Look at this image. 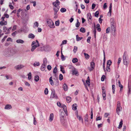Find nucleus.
Listing matches in <instances>:
<instances>
[{"label": "nucleus", "instance_id": "1", "mask_svg": "<svg viewBox=\"0 0 131 131\" xmlns=\"http://www.w3.org/2000/svg\"><path fill=\"white\" fill-rule=\"evenodd\" d=\"M111 21H112L111 23L110 30L111 32H115L116 31V26L115 24V21L113 18H112L111 19Z\"/></svg>", "mask_w": 131, "mask_h": 131}, {"label": "nucleus", "instance_id": "2", "mask_svg": "<svg viewBox=\"0 0 131 131\" xmlns=\"http://www.w3.org/2000/svg\"><path fill=\"white\" fill-rule=\"evenodd\" d=\"M47 22L48 26L50 28H53L55 27L54 24L51 19H47Z\"/></svg>", "mask_w": 131, "mask_h": 131}, {"label": "nucleus", "instance_id": "3", "mask_svg": "<svg viewBox=\"0 0 131 131\" xmlns=\"http://www.w3.org/2000/svg\"><path fill=\"white\" fill-rule=\"evenodd\" d=\"M10 53L9 49H7L3 52V55L6 57H10Z\"/></svg>", "mask_w": 131, "mask_h": 131}, {"label": "nucleus", "instance_id": "4", "mask_svg": "<svg viewBox=\"0 0 131 131\" xmlns=\"http://www.w3.org/2000/svg\"><path fill=\"white\" fill-rule=\"evenodd\" d=\"M122 109V108L120 102H118L117 106L116 112L118 115L119 114V112L121 111Z\"/></svg>", "mask_w": 131, "mask_h": 131}, {"label": "nucleus", "instance_id": "5", "mask_svg": "<svg viewBox=\"0 0 131 131\" xmlns=\"http://www.w3.org/2000/svg\"><path fill=\"white\" fill-rule=\"evenodd\" d=\"M57 104L58 106L63 108V110L66 113L67 112V107L66 106L63 104H61L59 102H57Z\"/></svg>", "mask_w": 131, "mask_h": 131}, {"label": "nucleus", "instance_id": "6", "mask_svg": "<svg viewBox=\"0 0 131 131\" xmlns=\"http://www.w3.org/2000/svg\"><path fill=\"white\" fill-rule=\"evenodd\" d=\"M31 46V51L32 52H33L36 48L38 47L37 46V43L34 41H33L32 42Z\"/></svg>", "mask_w": 131, "mask_h": 131}, {"label": "nucleus", "instance_id": "7", "mask_svg": "<svg viewBox=\"0 0 131 131\" xmlns=\"http://www.w3.org/2000/svg\"><path fill=\"white\" fill-rule=\"evenodd\" d=\"M51 94L50 96V98L57 99V96L55 94V92L54 90H51Z\"/></svg>", "mask_w": 131, "mask_h": 131}, {"label": "nucleus", "instance_id": "8", "mask_svg": "<svg viewBox=\"0 0 131 131\" xmlns=\"http://www.w3.org/2000/svg\"><path fill=\"white\" fill-rule=\"evenodd\" d=\"M25 66L22 64L17 65L14 67V68L16 70H19L24 68Z\"/></svg>", "mask_w": 131, "mask_h": 131}, {"label": "nucleus", "instance_id": "9", "mask_svg": "<svg viewBox=\"0 0 131 131\" xmlns=\"http://www.w3.org/2000/svg\"><path fill=\"white\" fill-rule=\"evenodd\" d=\"M53 7H59L60 5V2L58 0H56V1L52 3Z\"/></svg>", "mask_w": 131, "mask_h": 131}, {"label": "nucleus", "instance_id": "10", "mask_svg": "<svg viewBox=\"0 0 131 131\" xmlns=\"http://www.w3.org/2000/svg\"><path fill=\"white\" fill-rule=\"evenodd\" d=\"M73 75H76L78 76L79 75L77 69L74 68L72 70H71Z\"/></svg>", "mask_w": 131, "mask_h": 131}, {"label": "nucleus", "instance_id": "11", "mask_svg": "<svg viewBox=\"0 0 131 131\" xmlns=\"http://www.w3.org/2000/svg\"><path fill=\"white\" fill-rule=\"evenodd\" d=\"M10 57H11L15 54L16 53V51L14 49H10Z\"/></svg>", "mask_w": 131, "mask_h": 131}, {"label": "nucleus", "instance_id": "12", "mask_svg": "<svg viewBox=\"0 0 131 131\" xmlns=\"http://www.w3.org/2000/svg\"><path fill=\"white\" fill-rule=\"evenodd\" d=\"M112 4L111 3L109 7V11L107 13V15L108 16H111V13H112Z\"/></svg>", "mask_w": 131, "mask_h": 131}, {"label": "nucleus", "instance_id": "13", "mask_svg": "<svg viewBox=\"0 0 131 131\" xmlns=\"http://www.w3.org/2000/svg\"><path fill=\"white\" fill-rule=\"evenodd\" d=\"M95 63L94 62H92L91 63V68L89 69L90 71H92L94 68V67Z\"/></svg>", "mask_w": 131, "mask_h": 131}, {"label": "nucleus", "instance_id": "14", "mask_svg": "<svg viewBox=\"0 0 131 131\" xmlns=\"http://www.w3.org/2000/svg\"><path fill=\"white\" fill-rule=\"evenodd\" d=\"M54 115L53 113H51L50 114V115L49 120L50 122H51L53 120V118Z\"/></svg>", "mask_w": 131, "mask_h": 131}, {"label": "nucleus", "instance_id": "15", "mask_svg": "<svg viewBox=\"0 0 131 131\" xmlns=\"http://www.w3.org/2000/svg\"><path fill=\"white\" fill-rule=\"evenodd\" d=\"M12 108V106L11 105L8 104L5 106L4 108L6 110H9L11 109Z\"/></svg>", "mask_w": 131, "mask_h": 131}, {"label": "nucleus", "instance_id": "16", "mask_svg": "<svg viewBox=\"0 0 131 131\" xmlns=\"http://www.w3.org/2000/svg\"><path fill=\"white\" fill-rule=\"evenodd\" d=\"M9 5V6L10 8L12 9H13L14 8V7L13 5H12V4H13V5H14V3L13 2V1H12V3H10Z\"/></svg>", "mask_w": 131, "mask_h": 131}, {"label": "nucleus", "instance_id": "17", "mask_svg": "<svg viewBox=\"0 0 131 131\" xmlns=\"http://www.w3.org/2000/svg\"><path fill=\"white\" fill-rule=\"evenodd\" d=\"M87 17L89 21V20H92V17L90 13H89L87 14Z\"/></svg>", "mask_w": 131, "mask_h": 131}, {"label": "nucleus", "instance_id": "18", "mask_svg": "<svg viewBox=\"0 0 131 131\" xmlns=\"http://www.w3.org/2000/svg\"><path fill=\"white\" fill-rule=\"evenodd\" d=\"M127 56V52L126 51H125L123 56V60H126V57Z\"/></svg>", "mask_w": 131, "mask_h": 131}, {"label": "nucleus", "instance_id": "19", "mask_svg": "<svg viewBox=\"0 0 131 131\" xmlns=\"http://www.w3.org/2000/svg\"><path fill=\"white\" fill-rule=\"evenodd\" d=\"M59 8V7H53V9L54 11V12H57L58 11Z\"/></svg>", "mask_w": 131, "mask_h": 131}, {"label": "nucleus", "instance_id": "20", "mask_svg": "<svg viewBox=\"0 0 131 131\" xmlns=\"http://www.w3.org/2000/svg\"><path fill=\"white\" fill-rule=\"evenodd\" d=\"M102 96L103 98V99L105 100L106 99V91H102Z\"/></svg>", "mask_w": 131, "mask_h": 131}, {"label": "nucleus", "instance_id": "21", "mask_svg": "<svg viewBox=\"0 0 131 131\" xmlns=\"http://www.w3.org/2000/svg\"><path fill=\"white\" fill-rule=\"evenodd\" d=\"M50 83V84L52 85L53 86L54 85V83L53 81L52 80V78L51 77L49 78V79Z\"/></svg>", "mask_w": 131, "mask_h": 131}, {"label": "nucleus", "instance_id": "22", "mask_svg": "<svg viewBox=\"0 0 131 131\" xmlns=\"http://www.w3.org/2000/svg\"><path fill=\"white\" fill-rule=\"evenodd\" d=\"M63 88L64 90L65 91H67L68 90V86L67 85L65 84H64L63 85Z\"/></svg>", "mask_w": 131, "mask_h": 131}, {"label": "nucleus", "instance_id": "23", "mask_svg": "<svg viewBox=\"0 0 131 131\" xmlns=\"http://www.w3.org/2000/svg\"><path fill=\"white\" fill-rule=\"evenodd\" d=\"M33 65L34 67L38 66H39L40 63L39 62L36 61L34 63Z\"/></svg>", "mask_w": 131, "mask_h": 131}, {"label": "nucleus", "instance_id": "24", "mask_svg": "<svg viewBox=\"0 0 131 131\" xmlns=\"http://www.w3.org/2000/svg\"><path fill=\"white\" fill-rule=\"evenodd\" d=\"M46 65H44L42 64L41 67V70L42 71H44L46 68Z\"/></svg>", "mask_w": 131, "mask_h": 131}, {"label": "nucleus", "instance_id": "25", "mask_svg": "<svg viewBox=\"0 0 131 131\" xmlns=\"http://www.w3.org/2000/svg\"><path fill=\"white\" fill-rule=\"evenodd\" d=\"M16 42L18 43H24V41L23 40L18 39L16 40Z\"/></svg>", "mask_w": 131, "mask_h": 131}, {"label": "nucleus", "instance_id": "26", "mask_svg": "<svg viewBox=\"0 0 131 131\" xmlns=\"http://www.w3.org/2000/svg\"><path fill=\"white\" fill-rule=\"evenodd\" d=\"M7 24V23L6 21H2L0 22V24L1 25H6Z\"/></svg>", "mask_w": 131, "mask_h": 131}, {"label": "nucleus", "instance_id": "27", "mask_svg": "<svg viewBox=\"0 0 131 131\" xmlns=\"http://www.w3.org/2000/svg\"><path fill=\"white\" fill-rule=\"evenodd\" d=\"M66 100L67 102L69 103L71 101V97L70 96L67 97L66 98Z\"/></svg>", "mask_w": 131, "mask_h": 131}, {"label": "nucleus", "instance_id": "28", "mask_svg": "<svg viewBox=\"0 0 131 131\" xmlns=\"http://www.w3.org/2000/svg\"><path fill=\"white\" fill-rule=\"evenodd\" d=\"M77 105L76 104H74L72 106V109L74 110H76L77 109Z\"/></svg>", "mask_w": 131, "mask_h": 131}, {"label": "nucleus", "instance_id": "29", "mask_svg": "<svg viewBox=\"0 0 131 131\" xmlns=\"http://www.w3.org/2000/svg\"><path fill=\"white\" fill-rule=\"evenodd\" d=\"M112 61L111 60H109L107 61V66H109L110 67L112 63Z\"/></svg>", "mask_w": 131, "mask_h": 131}, {"label": "nucleus", "instance_id": "30", "mask_svg": "<svg viewBox=\"0 0 131 131\" xmlns=\"http://www.w3.org/2000/svg\"><path fill=\"white\" fill-rule=\"evenodd\" d=\"M35 37V36L34 34H29L28 35V37L29 38L33 39Z\"/></svg>", "mask_w": 131, "mask_h": 131}, {"label": "nucleus", "instance_id": "31", "mask_svg": "<svg viewBox=\"0 0 131 131\" xmlns=\"http://www.w3.org/2000/svg\"><path fill=\"white\" fill-rule=\"evenodd\" d=\"M47 60L46 58H44L43 60V64L45 65H47Z\"/></svg>", "mask_w": 131, "mask_h": 131}, {"label": "nucleus", "instance_id": "32", "mask_svg": "<svg viewBox=\"0 0 131 131\" xmlns=\"http://www.w3.org/2000/svg\"><path fill=\"white\" fill-rule=\"evenodd\" d=\"M88 114H86L85 116L84 120L85 122H88Z\"/></svg>", "mask_w": 131, "mask_h": 131}, {"label": "nucleus", "instance_id": "33", "mask_svg": "<svg viewBox=\"0 0 131 131\" xmlns=\"http://www.w3.org/2000/svg\"><path fill=\"white\" fill-rule=\"evenodd\" d=\"M12 29V27H10L9 28H8V29L7 30L6 32L5 33L6 34H8L10 33V31Z\"/></svg>", "mask_w": 131, "mask_h": 131}, {"label": "nucleus", "instance_id": "34", "mask_svg": "<svg viewBox=\"0 0 131 131\" xmlns=\"http://www.w3.org/2000/svg\"><path fill=\"white\" fill-rule=\"evenodd\" d=\"M86 83L88 84V86H89L90 85V80L89 79V77H88L87 79V80L86 81Z\"/></svg>", "mask_w": 131, "mask_h": 131}, {"label": "nucleus", "instance_id": "35", "mask_svg": "<svg viewBox=\"0 0 131 131\" xmlns=\"http://www.w3.org/2000/svg\"><path fill=\"white\" fill-rule=\"evenodd\" d=\"M84 54L86 59H88L89 58L90 56L88 54L84 53Z\"/></svg>", "mask_w": 131, "mask_h": 131}, {"label": "nucleus", "instance_id": "36", "mask_svg": "<svg viewBox=\"0 0 131 131\" xmlns=\"http://www.w3.org/2000/svg\"><path fill=\"white\" fill-rule=\"evenodd\" d=\"M76 40L77 41H79L82 39V37H78V35H77L76 36Z\"/></svg>", "mask_w": 131, "mask_h": 131}, {"label": "nucleus", "instance_id": "37", "mask_svg": "<svg viewBox=\"0 0 131 131\" xmlns=\"http://www.w3.org/2000/svg\"><path fill=\"white\" fill-rule=\"evenodd\" d=\"M39 24L37 22H36L34 23V28H36L38 27Z\"/></svg>", "mask_w": 131, "mask_h": 131}, {"label": "nucleus", "instance_id": "38", "mask_svg": "<svg viewBox=\"0 0 131 131\" xmlns=\"http://www.w3.org/2000/svg\"><path fill=\"white\" fill-rule=\"evenodd\" d=\"M80 31L82 33H84L85 31V29L84 28L82 27L80 28Z\"/></svg>", "mask_w": 131, "mask_h": 131}, {"label": "nucleus", "instance_id": "39", "mask_svg": "<svg viewBox=\"0 0 131 131\" xmlns=\"http://www.w3.org/2000/svg\"><path fill=\"white\" fill-rule=\"evenodd\" d=\"M77 23L75 24V26L77 27H78L80 25V23L79 22L78 19H77Z\"/></svg>", "mask_w": 131, "mask_h": 131}, {"label": "nucleus", "instance_id": "40", "mask_svg": "<svg viewBox=\"0 0 131 131\" xmlns=\"http://www.w3.org/2000/svg\"><path fill=\"white\" fill-rule=\"evenodd\" d=\"M61 59L62 61H64L65 60V58H64V55H63L62 51H61Z\"/></svg>", "mask_w": 131, "mask_h": 131}, {"label": "nucleus", "instance_id": "41", "mask_svg": "<svg viewBox=\"0 0 131 131\" xmlns=\"http://www.w3.org/2000/svg\"><path fill=\"white\" fill-rule=\"evenodd\" d=\"M78 61V60L77 58H75L73 59L72 62L73 63H75Z\"/></svg>", "mask_w": 131, "mask_h": 131}, {"label": "nucleus", "instance_id": "42", "mask_svg": "<svg viewBox=\"0 0 131 131\" xmlns=\"http://www.w3.org/2000/svg\"><path fill=\"white\" fill-rule=\"evenodd\" d=\"M60 70L62 71L63 73H65V71H64V68L62 67L61 66H60Z\"/></svg>", "mask_w": 131, "mask_h": 131}, {"label": "nucleus", "instance_id": "43", "mask_svg": "<svg viewBox=\"0 0 131 131\" xmlns=\"http://www.w3.org/2000/svg\"><path fill=\"white\" fill-rule=\"evenodd\" d=\"M39 80V77L38 75H36L35 77V80L36 82H37Z\"/></svg>", "mask_w": 131, "mask_h": 131}, {"label": "nucleus", "instance_id": "44", "mask_svg": "<svg viewBox=\"0 0 131 131\" xmlns=\"http://www.w3.org/2000/svg\"><path fill=\"white\" fill-rule=\"evenodd\" d=\"M48 91L47 88H46L44 90V93L45 95H47L48 94Z\"/></svg>", "mask_w": 131, "mask_h": 131}, {"label": "nucleus", "instance_id": "45", "mask_svg": "<svg viewBox=\"0 0 131 131\" xmlns=\"http://www.w3.org/2000/svg\"><path fill=\"white\" fill-rule=\"evenodd\" d=\"M66 11V9L63 8H62L60 9V11L62 13L65 12Z\"/></svg>", "mask_w": 131, "mask_h": 131}, {"label": "nucleus", "instance_id": "46", "mask_svg": "<svg viewBox=\"0 0 131 131\" xmlns=\"http://www.w3.org/2000/svg\"><path fill=\"white\" fill-rule=\"evenodd\" d=\"M28 80H30L31 79V72H29L28 74Z\"/></svg>", "mask_w": 131, "mask_h": 131}, {"label": "nucleus", "instance_id": "47", "mask_svg": "<svg viewBox=\"0 0 131 131\" xmlns=\"http://www.w3.org/2000/svg\"><path fill=\"white\" fill-rule=\"evenodd\" d=\"M8 29V28L5 26H4L3 27V30L4 32H6Z\"/></svg>", "mask_w": 131, "mask_h": 131}, {"label": "nucleus", "instance_id": "48", "mask_svg": "<svg viewBox=\"0 0 131 131\" xmlns=\"http://www.w3.org/2000/svg\"><path fill=\"white\" fill-rule=\"evenodd\" d=\"M67 42V41L66 40H64L63 41H62V43L61 45V46L64 45V44H66Z\"/></svg>", "mask_w": 131, "mask_h": 131}, {"label": "nucleus", "instance_id": "49", "mask_svg": "<svg viewBox=\"0 0 131 131\" xmlns=\"http://www.w3.org/2000/svg\"><path fill=\"white\" fill-rule=\"evenodd\" d=\"M123 63L124 64L127 65L128 64V63L127 60H123Z\"/></svg>", "mask_w": 131, "mask_h": 131}, {"label": "nucleus", "instance_id": "50", "mask_svg": "<svg viewBox=\"0 0 131 131\" xmlns=\"http://www.w3.org/2000/svg\"><path fill=\"white\" fill-rule=\"evenodd\" d=\"M63 79V76L61 74H60L59 75V79L61 81Z\"/></svg>", "mask_w": 131, "mask_h": 131}, {"label": "nucleus", "instance_id": "51", "mask_svg": "<svg viewBox=\"0 0 131 131\" xmlns=\"http://www.w3.org/2000/svg\"><path fill=\"white\" fill-rule=\"evenodd\" d=\"M7 36H5L3 38L1 42H3L5 40L6 38H7Z\"/></svg>", "mask_w": 131, "mask_h": 131}, {"label": "nucleus", "instance_id": "52", "mask_svg": "<svg viewBox=\"0 0 131 131\" xmlns=\"http://www.w3.org/2000/svg\"><path fill=\"white\" fill-rule=\"evenodd\" d=\"M17 26L16 25H14L13 26V27L12 29V31H14L17 28Z\"/></svg>", "mask_w": 131, "mask_h": 131}, {"label": "nucleus", "instance_id": "53", "mask_svg": "<svg viewBox=\"0 0 131 131\" xmlns=\"http://www.w3.org/2000/svg\"><path fill=\"white\" fill-rule=\"evenodd\" d=\"M111 31L110 28V27H108L106 29V33H108L110 31Z\"/></svg>", "mask_w": 131, "mask_h": 131}, {"label": "nucleus", "instance_id": "54", "mask_svg": "<svg viewBox=\"0 0 131 131\" xmlns=\"http://www.w3.org/2000/svg\"><path fill=\"white\" fill-rule=\"evenodd\" d=\"M64 116L63 115H61V116L60 117V119L63 122V121L64 120Z\"/></svg>", "mask_w": 131, "mask_h": 131}, {"label": "nucleus", "instance_id": "55", "mask_svg": "<svg viewBox=\"0 0 131 131\" xmlns=\"http://www.w3.org/2000/svg\"><path fill=\"white\" fill-rule=\"evenodd\" d=\"M99 14V12L97 11L95 13V16L96 17H98Z\"/></svg>", "mask_w": 131, "mask_h": 131}, {"label": "nucleus", "instance_id": "56", "mask_svg": "<svg viewBox=\"0 0 131 131\" xmlns=\"http://www.w3.org/2000/svg\"><path fill=\"white\" fill-rule=\"evenodd\" d=\"M78 48L76 46H74V49L73 50V52L74 53H75L76 51H77Z\"/></svg>", "mask_w": 131, "mask_h": 131}, {"label": "nucleus", "instance_id": "57", "mask_svg": "<svg viewBox=\"0 0 131 131\" xmlns=\"http://www.w3.org/2000/svg\"><path fill=\"white\" fill-rule=\"evenodd\" d=\"M59 20H58V21H56L55 25L56 26H58L59 25Z\"/></svg>", "mask_w": 131, "mask_h": 131}, {"label": "nucleus", "instance_id": "58", "mask_svg": "<svg viewBox=\"0 0 131 131\" xmlns=\"http://www.w3.org/2000/svg\"><path fill=\"white\" fill-rule=\"evenodd\" d=\"M29 0H23V2L24 4H26L28 2Z\"/></svg>", "mask_w": 131, "mask_h": 131}, {"label": "nucleus", "instance_id": "59", "mask_svg": "<svg viewBox=\"0 0 131 131\" xmlns=\"http://www.w3.org/2000/svg\"><path fill=\"white\" fill-rule=\"evenodd\" d=\"M57 68L56 67H55L54 68L53 70V72L54 73H56L57 72Z\"/></svg>", "mask_w": 131, "mask_h": 131}, {"label": "nucleus", "instance_id": "60", "mask_svg": "<svg viewBox=\"0 0 131 131\" xmlns=\"http://www.w3.org/2000/svg\"><path fill=\"white\" fill-rule=\"evenodd\" d=\"M47 68L49 70H50L51 69V67L50 65H48L47 67Z\"/></svg>", "mask_w": 131, "mask_h": 131}, {"label": "nucleus", "instance_id": "61", "mask_svg": "<svg viewBox=\"0 0 131 131\" xmlns=\"http://www.w3.org/2000/svg\"><path fill=\"white\" fill-rule=\"evenodd\" d=\"M12 41H13L12 39L10 37H8L7 39V41H10L11 42H12Z\"/></svg>", "mask_w": 131, "mask_h": 131}, {"label": "nucleus", "instance_id": "62", "mask_svg": "<svg viewBox=\"0 0 131 131\" xmlns=\"http://www.w3.org/2000/svg\"><path fill=\"white\" fill-rule=\"evenodd\" d=\"M110 67L109 66H107V67L106 68V69L107 71L108 72H110Z\"/></svg>", "mask_w": 131, "mask_h": 131}, {"label": "nucleus", "instance_id": "63", "mask_svg": "<svg viewBox=\"0 0 131 131\" xmlns=\"http://www.w3.org/2000/svg\"><path fill=\"white\" fill-rule=\"evenodd\" d=\"M58 17L57 12H54V18H57Z\"/></svg>", "mask_w": 131, "mask_h": 131}, {"label": "nucleus", "instance_id": "64", "mask_svg": "<svg viewBox=\"0 0 131 131\" xmlns=\"http://www.w3.org/2000/svg\"><path fill=\"white\" fill-rule=\"evenodd\" d=\"M17 33V32L15 31L12 34V35L13 36H15Z\"/></svg>", "mask_w": 131, "mask_h": 131}]
</instances>
